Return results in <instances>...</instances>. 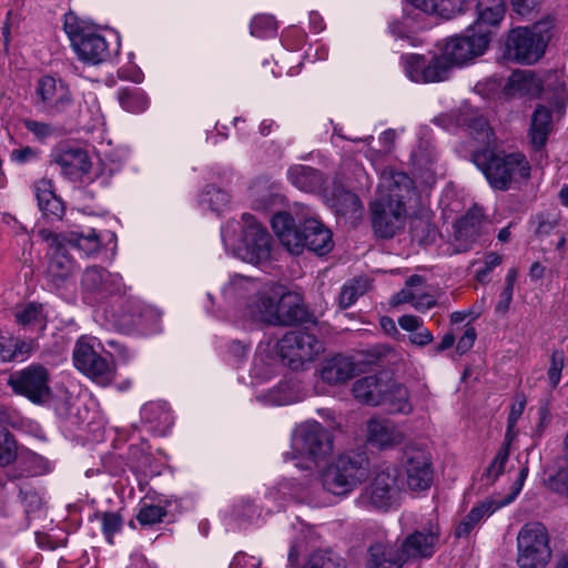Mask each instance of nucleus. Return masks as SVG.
<instances>
[{"mask_svg":"<svg viewBox=\"0 0 568 568\" xmlns=\"http://www.w3.org/2000/svg\"><path fill=\"white\" fill-rule=\"evenodd\" d=\"M17 456V444L13 436L0 427V466L12 463Z\"/></svg>","mask_w":568,"mask_h":568,"instance_id":"nucleus-51","label":"nucleus"},{"mask_svg":"<svg viewBox=\"0 0 568 568\" xmlns=\"http://www.w3.org/2000/svg\"><path fill=\"white\" fill-rule=\"evenodd\" d=\"M528 471H529V468L527 465H525L520 469L517 479L511 485V493L508 496H506L503 500L496 501L491 498H486L478 505L474 506L470 509V511L467 514L469 517V520L470 521L473 520L475 524L478 525L481 520H484L485 518L493 515L499 508L514 501L515 498L519 495V493L521 491V489L524 487L525 480L528 476Z\"/></svg>","mask_w":568,"mask_h":568,"instance_id":"nucleus-27","label":"nucleus"},{"mask_svg":"<svg viewBox=\"0 0 568 568\" xmlns=\"http://www.w3.org/2000/svg\"><path fill=\"white\" fill-rule=\"evenodd\" d=\"M261 565V560L256 559L253 556H247L244 552H237L231 565L230 568H258Z\"/></svg>","mask_w":568,"mask_h":568,"instance_id":"nucleus-61","label":"nucleus"},{"mask_svg":"<svg viewBox=\"0 0 568 568\" xmlns=\"http://www.w3.org/2000/svg\"><path fill=\"white\" fill-rule=\"evenodd\" d=\"M476 9L478 12L477 28L481 30V24L496 26L505 14L504 0H477Z\"/></svg>","mask_w":568,"mask_h":568,"instance_id":"nucleus-40","label":"nucleus"},{"mask_svg":"<svg viewBox=\"0 0 568 568\" xmlns=\"http://www.w3.org/2000/svg\"><path fill=\"white\" fill-rule=\"evenodd\" d=\"M37 348L38 344L34 339H20L0 335V361L3 363L23 361Z\"/></svg>","mask_w":568,"mask_h":568,"instance_id":"nucleus-34","label":"nucleus"},{"mask_svg":"<svg viewBox=\"0 0 568 568\" xmlns=\"http://www.w3.org/2000/svg\"><path fill=\"white\" fill-rule=\"evenodd\" d=\"M371 286L367 277H356L346 282L339 293L338 303L342 308L352 306Z\"/></svg>","mask_w":568,"mask_h":568,"instance_id":"nucleus-42","label":"nucleus"},{"mask_svg":"<svg viewBox=\"0 0 568 568\" xmlns=\"http://www.w3.org/2000/svg\"><path fill=\"white\" fill-rule=\"evenodd\" d=\"M39 152L31 148V146H24L21 149H14L12 150L10 154L11 161L18 163V164H26L29 162H32L38 159Z\"/></svg>","mask_w":568,"mask_h":568,"instance_id":"nucleus-60","label":"nucleus"},{"mask_svg":"<svg viewBox=\"0 0 568 568\" xmlns=\"http://www.w3.org/2000/svg\"><path fill=\"white\" fill-rule=\"evenodd\" d=\"M405 558L399 548L377 541L368 548V568H402Z\"/></svg>","mask_w":568,"mask_h":568,"instance_id":"nucleus-32","label":"nucleus"},{"mask_svg":"<svg viewBox=\"0 0 568 568\" xmlns=\"http://www.w3.org/2000/svg\"><path fill=\"white\" fill-rule=\"evenodd\" d=\"M450 64L445 59L443 53L434 57L432 60L425 62V70L423 71L422 83L440 82L448 79Z\"/></svg>","mask_w":568,"mask_h":568,"instance_id":"nucleus-44","label":"nucleus"},{"mask_svg":"<svg viewBox=\"0 0 568 568\" xmlns=\"http://www.w3.org/2000/svg\"><path fill=\"white\" fill-rule=\"evenodd\" d=\"M38 206L43 214L60 219L64 212L62 201L55 195L53 183L49 179H40L33 185Z\"/></svg>","mask_w":568,"mask_h":568,"instance_id":"nucleus-33","label":"nucleus"},{"mask_svg":"<svg viewBox=\"0 0 568 568\" xmlns=\"http://www.w3.org/2000/svg\"><path fill=\"white\" fill-rule=\"evenodd\" d=\"M323 196L326 204L338 215L357 219L362 214L363 204L359 197L339 185L324 190Z\"/></svg>","mask_w":568,"mask_h":568,"instance_id":"nucleus-26","label":"nucleus"},{"mask_svg":"<svg viewBox=\"0 0 568 568\" xmlns=\"http://www.w3.org/2000/svg\"><path fill=\"white\" fill-rule=\"evenodd\" d=\"M83 298L89 304H99L110 296L122 293L123 283L119 274H113L100 266L85 268L81 277Z\"/></svg>","mask_w":568,"mask_h":568,"instance_id":"nucleus-19","label":"nucleus"},{"mask_svg":"<svg viewBox=\"0 0 568 568\" xmlns=\"http://www.w3.org/2000/svg\"><path fill=\"white\" fill-rule=\"evenodd\" d=\"M290 182L301 191L317 192L322 190L324 179L323 174L307 165H293L287 171Z\"/></svg>","mask_w":568,"mask_h":568,"instance_id":"nucleus-35","label":"nucleus"},{"mask_svg":"<svg viewBox=\"0 0 568 568\" xmlns=\"http://www.w3.org/2000/svg\"><path fill=\"white\" fill-rule=\"evenodd\" d=\"M37 236L49 245L48 281L57 288L65 287L78 270L64 245L65 239L48 229L38 230Z\"/></svg>","mask_w":568,"mask_h":568,"instance_id":"nucleus-13","label":"nucleus"},{"mask_svg":"<svg viewBox=\"0 0 568 568\" xmlns=\"http://www.w3.org/2000/svg\"><path fill=\"white\" fill-rule=\"evenodd\" d=\"M140 414L142 422L159 436H164L173 424L171 412L164 403H148L142 406Z\"/></svg>","mask_w":568,"mask_h":568,"instance_id":"nucleus-31","label":"nucleus"},{"mask_svg":"<svg viewBox=\"0 0 568 568\" xmlns=\"http://www.w3.org/2000/svg\"><path fill=\"white\" fill-rule=\"evenodd\" d=\"M398 325L402 329L410 332L409 341L417 346H426L434 339L433 334L426 327L420 317L415 315H403L398 318Z\"/></svg>","mask_w":568,"mask_h":568,"instance_id":"nucleus-39","label":"nucleus"},{"mask_svg":"<svg viewBox=\"0 0 568 568\" xmlns=\"http://www.w3.org/2000/svg\"><path fill=\"white\" fill-rule=\"evenodd\" d=\"M277 348L285 365L292 369H300L320 354L322 344L313 334L291 331L278 341Z\"/></svg>","mask_w":568,"mask_h":568,"instance_id":"nucleus-14","label":"nucleus"},{"mask_svg":"<svg viewBox=\"0 0 568 568\" xmlns=\"http://www.w3.org/2000/svg\"><path fill=\"white\" fill-rule=\"evenodd\" d=\"M550 538L540 523L525 524L517 535V564L520 568H546L551 558Z\"/></svg>","mask_w":568,"mask_h":568,"instance_id":"nucleus-11","label":"nucleus"},{"mask_svg":"<svg viewBox=\"0 0 568 568\" xmlns=\"http://www.w3.org/2000/svg\"><path fill=\"white\" fill-rule=\"evenodd\" d=\"M542 91V81L530 70H518L510 74L504 88L507 97H538Z\"/></svg>","mask_w":568,"mask_h":568,"instance_id":"nucleus-30","label":"nucleus"},{"mask_svg":"<svg viewBox=\"0 0 568 568\" xmlns=\"http://www.w3.org/2000/svg\"><path fill=\"white\" fill-rule=\"evenodd\" d=\"M399 470L396 467H387L374 477L371 485L362 494L365 503L373 508L387 510L397 504L400 493L404 491L399 484Z\"/></svg>","mask_w":568,"mask_h":568,"instance_id":"nucleus-18","label":"nucleus"},{"mask_svg":"<svg viewBox=\"0 0 568 568\" xmlns=\"http://www.w3.org/2000/svg\"><path fill=\"white\" fill-rule=\"evenodd\" d=\"M408 3L427 14H437L449 19L460 0H406Z\"/></svg>","mask_w":568,"mask_h":568,"instance_id":"nucleus-43","label":"nucleus"},{"mask_svg":"<svg viewBox=\"0 0 568 568\" xmlns=\"http://www.w3.org/2000/svg\"><path fill=\"white\" fill-rule=\"evenodd\" d=\"M34 106L51 116L65 113L73 105L69 85L51 75L41 77L34 90Z\"/></svg>","mask_w":568,"mask_h":568,"instance_id":"nucleus-17","label":"nucleus"},{"mask_svg":"<svg viewBox=\"0 0 568 568\" xmlns=\"http://www.w3.org/2000/svg\"><path fill=\"white\" fill-rule=\"evenodd\" d=\"M305 568H345L343 558L331 550L314 551Z\"/></svg>","mask_w":568,"mask_h":568,"instance_id":"nucleus-46","label":"nucleus"},{"mask_svg":"<svg viewBox=\"0 0 568 568\" xmlns=\"http://www.w3.org/2000/svg\"><path fill=\"white\" fill-rule=\"evenodd\" d=\"M402 61L406 75L412 81L422 83L426 58L419 54H408L402 57Z\"/></svg>","mask_w":568,"mask_h":568,"instance_id":"nucleus-50","label":"nucleus"},{"mask_svg":"<svg viewBox=\"0 0 568 568\" xmlns=\"http://www.w3.org/2000/svg\"><path fill=\"white\" fill-rule=\"evenodd\" d=\"M250 29L253 37L260 39L272 38L277 32V23L273 16L258 14L252 19Z\"/></svg>","mask_w":568,"mask_h":568,"instance_id":"nucleus-47","label":"nucleus"},{"mask_svg":"<svg viewBox=\"0 0 568 568\" xmlns=\"http://www.w3.org/2000/svg\"><path fill=\"white\" fill-rule=\"evenodd\" d=\"M250 320L270 325H294L306 317L305 307L297 293L265 288L263 294L247 305Z\"/></svg>","mask_w":568,"mask_h":568,"instance_id":"nucleus-8","label":"nucleus"},{"mask_svg":"<svg viewBox=\"0 0 568 568\" xmlns=\"http://www.w3.org/2000/svg\"><path fill=\"white\" fill-rule=\"evenodd\" d=\"M352 392L356 400L365 405L384 406L393 414L408 415L413 412L408 389L387 373L356 379Z\"/></svg>","mask_w":568,"mask_h":568,"instance_id":"nucleus-6","label":"nucleus"},{"mask_svg":"<svg viewBox=\"0 0 568 568\" xmlns=\"http://www.w3.org/2000/svg\"><path fill=\"white\" fill-rule=\"evenodd\" d=\"M108 345L111 348V356H113L118 361L125 363L132 358V353L126 348V346H124L120 342L109 341Z\"/></svg>","mask_w":568,"mask_h":568,"instance_id":"nucleus-64","label":"nucleus"},{"mask_svg":"<svg viewBox=\"0 0 568 568\" xmlns=\"http://www.w3.org/2000/svg\"><path fill=\"white\" fill-rule=\"evenodd\" d=\"M12 390L33 404H42L51 396L50 373L40 364H31L12 373L8 379Z\"/></svg>","mask_w":568,"mask_h":568,"instance_id":"nucleus-16","label":"nucleus"},{"mask_svg":"<svg viewBox=\"0 0 568 568\" xmlns=\"http://www.w3.org/2000/svg\"><path fill=\"white\" fill-rule=\"evenodd\" d=\"M23 123L26 129L41 141L50 138L54 133V128L45 122L27 119Z\"/></svg>","mask_w":568,"mask_h":568,"instance_id":"nucleus-57","label":"nucleus"},{"mask_svg":"<svg viewBox=\"0 0 568 568\" xmlns=\"http://www.w3.org/2000/svg\"><path fill=\"white\" fill-rule=\"evenodd\" d=\"M436 305V300L433 295L422 292L420 290H415L413 307L418 312H426L429 308Z\"/></svg>","mask_w":568,"mask_h":568,"instance_id":"nucleus-59","label":"nucleus"},{"mask_svg":"<svg viewBox=\"0 0 568 568\" xmlns=\"http://www.w3.org/2000/svg\"><path fill=\"white\" fill-rule=\"evenodd\" d=\"M100 342L92 336H81L73 348L74 366L101 386L111 384L115 377V371L98 349Z\"/></svg>","mask_w":568,"mask_h":568,"instance_id":"nucleus-12","label":"nucleus"},{"mask_svg":"<svg viewBox=\"0 0 568 568\" xmlns=\"http://www.w3.org/2000/svg\"><path fill=\"white\" fill-rule=\"evenodd\" d=\"M369 476V459L364 452H348L341 455L322 474L325 490L347 495Z\"/></svg>","mask_w":568,"mask_h":568,"instance_id":"nucleus-9","label":"nucleus"},{"mask_svg":"<svg viewBox=\"0 0 568 568\" xmlns=\"http://www.w3.org/2000/svg\"><path fill=\"white\" fill-rule=\"evenodd\" d=\"M489 38L487 31L469 28L465 34L449 39L442 53L452 65H463L481 55L487 49Z\"/></svg>","mask_w":568,"mask_h":568,"instance_id":"nucleus-20","label":"nucleus"},{"mask_svg":"<svg viewBox=\"0 0 568 568\" xmlns=\"http://www.w3.org/2000/svg\"><path fill=\"white\" fill-rule=\"evenodd\" d=\"M488 222L484 219L480 209L473 207L455 223V232L452 242L453 253H464L488 232Z\"/></svg>","mask_w":568,"mask_h":568,"instance_id":"nucleus-21","label":"nucleus"},{"mask_svg":"<svg viewBox=\"0 0 568 568\" xmlns=\"http://www.w3.org/2000/svg\"><path fill=\"white\" fill-rule=\"evenodd\" d=\"M412 235L420 244H430L435 241L437 231L434 225L424 220H415L412 224Z\"/></svg>","mask_w":568,"mask_h":568,"instance_id":"nucleus-54","label":"nucleus"},{"mask_svg":"<svg viewBox=\"0 0 568 568\" xmlns=\"http://www.w3.org/2000/svg\"><path fill=\"white\" fill-rule=\"evenodd\" d=\"M64 31L79 60L98 65L111 60L120 51V39L113 34L111 43L99 29L70 11L64 14Z\"/></svg>","mask_w":568,"mask_h":568,"instance_id":"nucleus-4","label":"nucleus"},{"mask_svg":"<svg viewBox=\"0 0 568 568\" xmlns=\"http://www.w3.org/2000/svg\"><path fill=\"white\" fill-rule=\"evenodd\" d=\"M332 450L333 437L329 430L318 422H305L294 428L291 450L284 454V460H297V468L311 470L324 462Z\"/></svg>","mask_w":568,"mask_h":568,"instance_id":"nucleus-7","label":"nucleus"},{"mask_svg":"<svg viewBox=\"0 0 568 568\" xmlns=\"http://www.w3.org/2000/svg\"><path fill=\"white\" fill-rule=\"evenodd\" d=\"M260 283L251 278L235 275L223 287L222 295L230 305L241 308L242 316L250 320L247 305L253 304L263 294Z\"/></svg>","mask_w":568,"mask_h":568,"instance_id":"nucleus-23","label":"nucleus"},{"mask_svg":"<svg viewBox=\"0 0 568 568\" xmlns=\"http://www.w3.org/2000/svg\"><path fill=\"white\" fill-rule=\"evenodd\" d=\"M457 124L466 126L469 134L486 146L473 153V163L484 173L493 189L506 191L514 183L526 180L530 175V165L520 153H495L488 148L494 144L495 135L487 121L468 104L459 108Z\"/></svg>","mask_w":568,"mask_h":568,"instance_id":"nucleus-1","label":"nucleus"},{"mask_svg":"<svg viewBox=\"0 0 568 568\" xmlns=\"http://www.w3.org/2000/svg\"><path fill=\"white\" fill-rule=\"evenodd\" d=\"M168 511L164 507L159 505H143L138 515L136 520L142 526H152L155 525L166 516Z\"/></svg>","mask_w":568,"mask_h":568,"instance_id":"nucleus-52","label":"nucleus"},{"mask_svg":"<svg viewBox=\"0 0 568 568\" xmlns=\"http://www.w3.org/2000/svg\"><path fill=\"white\" fill-rule=\"evenodd\" d=\"M52 163L60 168L61 173L69 180H81L91 169L87 151L79 146L61 144L51 154Z\"/></svg>","mask_w":568,"mask_h":568,"instance_id":"nucleus-22","label":"nucleus"},{"mask_svg":"<svg viewBox=\"0 0 568 568\" xmlns=\"http://www.w3.org/2000/svg\"><path fill=\"white\" fill-rule=\"evenodd\" d=\"M503 262L501 255L495 252H488L484 256L483 267L476 270L475 278L481 283L486 282L491 271L499 266Z\"/></svg>","mask_w":568,"mask_h":568,"instance_id":"nucleus-56","label":"nucleus"},{"mask_svg":"<svg viewBox=\"0 0 568 568\" xmlns=\"http://www.w3.org/2000/svg\"><path fill=\"white\" fill-rule=\"evenodd\" d=\"M67 244L75 247L82 252L85 256H92L98 253L101 248L102 242L100 234L94 229L71 231L68 234H61Z\"/></svg>","mask_w":568,"mask_h":568,"instance_id":"nucleus-36","label":"nucleus"},{"mask_svg":"<svg viewBox=\"0 0 568 568\" xmlns=\"http://www.w3.org/2000/svg\"><path fill=\"white\" fill-rule=\"evenodd\" d=\"M566 355L562 349H554L551 353L550 366L547 372L548 382L551 388H556L561 378V371L565 367Z\"/></svg>","mask_w":568,"mask_h":568,"instance_id":"nucleus-55","label":"nucleus"},{"mask_svg":"<svg viewBox=\"0 0 568 568\" xmlns=\"http://www.w3.org/2000/svg\"><path fill=\"white\" fill-rule=\"evenodd\" d=\"M271 222L281 243L293 254H300L307 248L324 255L333 248L331 231L316 219H306L303 225L297 227L290 213L278 212L273 215Z\"/></svg>","mask_w":568,"mask_h":568,"instance_id":"nucleus-3","label":"nucleus"},{"mask_svg":"<svg viewBox=\"0 0 568 568\" xmlns=\"http://www.w3.org/2000/svg\"><path fill=\"white\" fill-rule=\"evenodd\" d=\"M438 541V529L432 525L427 532L415 531L409 535L402 544L399 550L405 560L415 558H428L435 552Z\"/></svg>","mask_w":568,"mask_h":568,"instance_id":"nucleus-25","label":"nucleus"},{"mask_svg":"<svg viewBox=\"0 0 568 568\" xmlns=\"http://www.w3.org/2000/svg\"><path fill=\"white\" fill-rule=\"evenodd\" d=\"M226 248L232 247L235 255L245 262L261 264L271 256L272 237L267 230L250 213L242 215V224L229 221L221 230Z\"/></svg>","mask_w":568,"mask_h":568,"instance_id":"nucleus-5","label":"nucleus"},{"mask_svg":"<svg viewBox=\"0 0 568 568\" xmlns=\"http://www.w3.org/2000/svg\"><path fill=\"white\" fill-rule=\"evenodd\" d=\"M357 373V364L352 357L342 354L325 358L318 369L321 379L329 385H338L353 378Z\"/></svg>","mask_w":568,"mask_h":568,"instance_id":"nucleus-24","label":"nucleus"},{"mask_svg":"<svg viewBox=\"0 0 568 568\" xmlns=\"http://www.w3.org/2000/svg\"><path fill=\"white\" fill-rule=\"evenodd\" d=\"M102 532L106 541L112 545L114 535L120 532L123 526V518L115 511H104L99 515Z\"/></svg>","mask_w":568,"mask_h":568,"instance_id":"nucleus-49","label":"nucleus"},{"mask_svg":"<svg viewBox=\"0 0 568 568\" xmlns=\"http://www.w3.org/2000/svg\"><path fill=\"white\" fill-rule=\"evenodd\" d=\"M116 94L120 105L128 112H143L149 105V99L140 88H121Z\"/></svg>","mask_w":568,"mask_h":568,"instance_id":"nucleus-41","label":"nucleus"},{"mask_svg":"<svg viewBox=\"0 0 568 568\" xmlns=\"http://www.w3.org/2000/svg\"><path fill=\"white\" fill-rule=\"evenodd\" d=\"M547 485L555 493L568 497V467L559 469L548 479Z\"/></svg>","mask_w":568,"mask_h":568,"instance_id":"nucleus-58","label":"nucleus"},{"mask_svg":"<svg viewBox=\"0 0 568 568\" xmlns=\"http://www.w3.org/2000/svg\"><path fill=\"white\" fill-rule=\"evenodd\" d=\"M399 484L404 490L424 491L433 483V466L428 454L420 449L405 450L399 465Z\"/></svg>","mask_w":568,"mask_h":568,"instance_id":"nucleus-15","label":"nucleus"},{"mask_svg":"<svg viewBox=\"0 0 568 568\" xmlns=\"http://www.w3.org/2000/svg\"><path fill=\"white\" fill-rule=\"evenodd\" d=\"M551 38V23L538 21L529 27H517L510 30L506 41V53L509 59L520 64H534L546 51Z\"/></svg>","mask_w":568,"mask_h":568,"instance_id":"nucleus-10","label":"nucleus"},{"mask_svg":"<svg viewBox=\"0 0 568 568\" xmlns=\"http://www.w3.org/2000/svg\"><path fill=\"white\" fill-rule=\"evenodd\" d=\"M414 190L413 180L404 172L384 170L371 204L372 224L382 239L393 237L403 229L406 219L405 200Z\"/></svg>","mask_w":568,"mask_h":568,"instance_id":"nucleus-2","label":"nucleus"},{"mask_svg":"<svg viewBox=\"0 0 568 568\" xmlns=\"http://www.w3.org/2000/svg\"><path fill=\"white\" fill-rule=\"evenodd\" d=\"M304 488L302 485L295 483L293 479H284L278 483L277 488L270 489L266 497L274 500H277V497L278 499H284L285 496L301 497Z\"/></svg>","mask_w":568,"mask_h":568,"instance_id":"nucleus-53","label":"nucleus"},{"mask_svg":"<svg viewBox=\"0 0 568 568\" xmlns=\"http://www.w3.org/2000/svg\"><path fill=\"white\" fill-rule=\"evenodd\" d=\"M308 395L310 390L304 383L291 377L280 382L264 397L267 404L283 406L301 402Z\"/></svg>","mask_w":568,"mask_h":568,"instance_id":"nucleus-29","label":"nucleus"},{"mask_svg":"<svg viewBox=\"0 0 568 568\" xmlns=\"http://www.w3.org/2000/svg\"><path fill=\"white\" fill-rule=\"evenodd\" d=\"M230 202L229 194L214 185H209L203 191L200 197V204L204 209H209L213 212L223 211Z\"/></svg>","mask_w":568,"mask_h":568,"instance_id":"nucleus-45","label":"nucleus"},{"mask_svg":"<svg viewBox=\"0 0 568 568\" xmlns=\"http://www.w3.org/2000/svg\"><path fill=\"white\" fill-rule=\"evenodd\" d=\"M509 446H510V443L506 442L499 448L494 460L490 463V465L486 469L484 475L487 478L488 483H490V484L495 483L498 479V477L504 473L506 463L508 462V458H509Z\"/></svg>","mask_w":568,"mask_h":568,"instance_id":"nucleus-48","label":"nucleus"},{"mask_svg":"<svg viewBox=\"0 0 568 568\" xmlns=\"http://www.w3.org/2000/svg\"><path fill=\"white\" fill-rule=\"evenodd\" d=\"M14 317L16 322L24 329L43 331L47 326V314L43 306L38 303H29L17 310Z\"/></svg>","mask_w":568,"mask_h":568,"instance_id":"nucleus-38","label":"nucleus"},{"mask_svg":"<svg viewBox=\"0 0 568 568\" xmlns=\"http://www.w3.org/2000/svg\"><path fill=\"white\" fill-rule=\"evenodd\" d=\"M476 331L474 327H467L464 332V334L460 336V338L457 342L456 349L459 354H465L468 352L476 341Z\"/></svg>","mask_w":568,"mask_h":568,"instance_id":"nucleus-62","label":"nucleus"},{"mask_svg":"<svg viewBox=\"0 0 568 568\" xmlns=\"http://www.w3.org/2000/svg\"><path fill=\"white\" fill-rule=\"evenodd\" d=\"M550 131L551 111L544 105H538L532 113L529 131L531 144L536 150H540L546 144Z\"/></svg>","mask_w":568,"mask_h":568,"instance_id":"nucleus-37","label":"nucleus"},{"mask_svg":"<svg viewBox=\"0 0 568 568\" xmlns=\"http://www.w3.org/2000/svg\"><path fill=\"white\" fill-rule=\"evenodd\" d=\"M403 432L392 422L371 419L367 423V442L379 449H387L404 442Z\"/></svg>","mask_w":568,"mask_h":568,"instance_id":"nucleus-28","label":"nucleus"},{"mask_svg":"<svg viewBox=\"0 0 568 568\" xmlns=\"http://www.w3.org/2000/svg\"><path fill=\"white\" fill-rule=\"evenodd\" d=\"M235 516L239 519L252 521L254 518L260 516V513L255 505L247 501L236 506Z\"/></svg>","mask_w":568,"mask_h":568,"instance_id":"nucleus-63","label":"nucleus"}]
</instances>
